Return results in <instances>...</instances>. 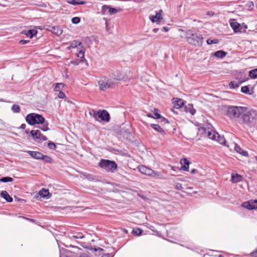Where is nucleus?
Masks as SVG:
<instances>
[{
    "label": "nucleus",
    "instance_id": "nucleus-1",
    "mask_svg": "<svg viewBox=\"0 0 257 257\" xmlns=\"http://www.w3.org/2000/svg\"><path fill=\"white\" fill-rule=\"evenodd\" d=\"M257 121V111L246 107L243 108L239 123L248 126L254 125Z\"/></svg>",
    "mask_w": 257,
    "mask_h": 257
},
{
    "label": "nucleus",
    "instance_id": "nucleus-2",
    "mask_svg": "<svg viewBox=\"0 0 257 257\" xmlns=\"http://www.w3.org/2000/svg\"><path fill=\"white\" fill-rule=\"evenodd\" d=\"M243 106L234 105H222L220 107L221 113L231 120L239 122Z\"/></svg>",
    "mask_w": 257,
    "mask_h": 257
},
{
    "label": "nucleus",
    "instance_id": "nucleus-3",
    "mask_svg": "<svg viewBox=\"0 0 257 257\" xmlns=\"http://www.w3.org/2000/svg\"><path fill=\"white\" fill-rule=\"evenodd\" d=\"M185 38L189 44L194 46H200L203 43L202 35L191 30L186 31Z\"/></svg>",
    "mask_w": 257,
    "mask_h": 257
},
{
    "label": "nucleus",
    "instance_id": "nucleus-4",
    "mask_svg": "<svg viewBox=\"0 0 257 257\" xmlns=\"http://www.w3.org/2000/svg\"><path fill=\"white\" fill-rule=\"evenodd\" d=\"M98 166L105 171L110 172H113L117 168V164L115 162L105 159H101L98 163Z\"/></svg>",
    "mask_w": 257,
    "mask_h": 257
},
{
    "label": "nucleus",
    "instance_id": "nucleus-5",
    "mask_svg": "<svg viewBox=\"0 0 257 257\" xmlns=\"http://www.w3.org/2000/svg\"><path fill=\"white\" fill-rule=\"evenodd\" d=\"M116 83L112 79L106 77L101 78L98 81L99 89L101 91H105L107 89L113 87Z\"/></svg>",
    "mask_w": 257,
    "mask_h": 257
},
{
    "label": "nucleus",
    "instance_id": "nucleus-6",
    "mask_svg": "<svg viewBox=\"0 0 257 257\" xmlns=\"http://www.w3.org/2000/svg\"><path fill=\"white\" fill-rule=\"evenodd\" d=\"M199 131L204 137H207L212 140H216V136L218 133L210 128L201 127L199 128Z\"/></svg>",
    "mask_w": 257,
    "mask_h": 257
},
{
    "label": "nucleus",
    "instance_id": "nucleus-7",
    "mask_svg": "<svg viewBox=\"0 0 257 257\" xmlns=\"http://www.w3.org/2000/svg\"><path fill=\"white\" fill-rule=\"evenodd\" d=\"M34 116H35V118H36V124H42V126L40 127V128L43 131H47L49 130V128L48 127V122L47 121L45 120V118L41 115L37 114L35 113Z\"/></svg>",
    "mask_w": 257,
    "mask_h": 257
},
{
    "label": "nucleus",
    "instance_id": "nucleus-8",
    "mask_svg": "<svg viewBox=\"0 0 257 257\" xmlns=\"http://www.w3.org/2000/svg\"><path fill=\"white\" fill-rule=\"evenodd\" d=\"M30 134L33 138L38 142L47 140V138L43 136L39 130H32Z\"/></svg>",
    "mask_w": 257,
    "mask_h": 257
},
{
    "label": "nucleus",
    "instance_id": "nucleus-9",
    "mask_svg": "<svg viewBox=\"0 0 257 257\" xmlns=\"http://www.w3.org/2000/svg\"><path fill=\"white\" fill-rule=\"evenodd\" d=\"M242 206L249 210L257 209V200H249L244 202Z\"/></svg>",
    "mask_w": 257,
    "mask_h": 257
},
{
    "label": "nucleus",
    "instance_id": "nucleus-10",
    "mask_svg": "<svg viewBox=\"0 0 257 257\" xmlns=\"http://www.w3.org/2000/svg\"><path fill=\"white\" fill-rule=\"evenodd\" d=\"M100 119L101 121L108 122L110 119L109 113L105 110H99L98 115V121Z\"/></svg>",
    "mask_w": 257,
    "mask_h": 257
},
{
    "label": "nucleus",
    "instance_id": "nucleus-11",
    "mask_svg": "<svg viewBox=\"0 0 257 257\" xmlns=\"http://www.w3.org/2000/svg\"><path fill=\"white\" fill-rule=\"evenodd\" d=\"M162 13L163 11L160 10L158 12L156 13L155 16H150V19L153 23L157 22V23H159L163 19V17L162 16Z\"/></svg>",
    "mask_w": 257,
    "mask_h": 257
},
{
    "label": "nucleus",
    "instance_id": "nucleus-12",
    "mask_svg": "<svg viewBox=\"0 0 257 257\" xmlns=\"http://www.w3.org/2000/svg\"><path fill=\"white\" fill-rule=\"evenodd\" d=\"M138 169L139 171L142 174L148 175L149 176H151L152 173H153V170L144 165L139 166Z\"/></svg>",
    "mask_w": 257,
    "mask_h": 257
},
{
    "label": "nucleus",
    "instance_id": "nucleus-13",
    "mask_svg": "<svg viewBox=\"0 0 257 257\" xmlns=\"http://www.w3.org/2000/svg\"><path fill=\"white\" fill-rule=\"evenodd\" d=\"M47 30L51 31L52 33L56 35V36H60L62 34L63 30L60 26L56 27H50L47 28Z\"/></svg>",
    "mask_w": 257,
    "mask_h": 257
},
{
    "label": "nucleus",
    "instance_id": "nucleus-14",
    "mask_svg": "<svg viewBox=\"0 0 257 257\" xmlns=\"http://www.w3.org/2000/svg\"><path fill=\"white\" fill-rule=\"evenodd\" d=\"M34 115L35 113H31L28 114L26 117V120L30 125H34L36 124V118Z\"/></svg>",
    "mask_w": 257,
    "mask_h": 257
},
{
    "label": "nucleus",
    "instance_id": "nucleus-15",
    "mask_svg": "<svg viewBox=\"0 0 257 257\" xmlns=\"http://www.w3.org/2000/svg\"><path fill=\"white\" fill-rule=\"evenodd\" d=\"M230 25L234 32L237 33L240 32V24L236 22L235 20L231 19L230 20Z\"/></svg>",
    "mask_w": 257,
    "mask_h": 257
},
{
    "label": "nucleus",
    "instance_id": "nucleus-16",
    "mask_svg": "<svg viewBox=\"0 0 257 257\" xmlns=\"http://www.w3.org/2000/svg\"><path fill=\"white\" fill-rule=\"evenodd\" d=\"M180 164L182 165L181 169L185 171H188L190 162L186 158H183L181 159Z\"/></svg>",
    "mask_w": 257,
    "mask_h": 257
},
{
    "label": "nucleus",
    "instance_id": "nucleus-17",
    "mask_svg": "<svg viewBox=\"0 0 257 257\" xmlns=\"http://www.w3.org/2000/svg\"><path fill=\"white\" fill-rule=\"evenodd\" d=\"M27 152L32 158L37 160H41L43 157V155L39 152L28 151Z\"/></svg>",
    "mask_w": 257,
    "mask_h": 257
},
{
    "label": "nucleus",
    "instance_id": "nucleus-18",
    "mask_svg": "<svg viewBox=\"0 0 257 257\" xmlns=\"http://www.w3.org/2000/svg\"><path fill=\"white\" fill-rule=\"evenodd\" d=\"M110 78L115 82V81H120L124 78V75L120 72L113 73L110 76Z\"/></svg>",
    "mask_w": 257,
    "mask_h": 257
},
{
    "label": "nucleus",
    "instance_id": "nucleus-19",
    "mask_svg": "<svg viewBox=\"0 0 257 257\" xmlns=\"http://www.w3.org/2000/svg\"><path fill=\"white\" fill-rule=\"evenodd\" d=\"M1 195L2 197H3L9 202H11L13 201V198L9 195L6 191H2Z\"/></svg>",
    "mask_w": 257,
    "mask_h": 257
},
{
    "label": "nucleus",
    "instance_id": "nucleus-20",
    "mask_svg": "<svg viewBox=\"0 0 257 257\" xmlns=\"http://www.w3.org/2000/svg\"><path fill=\"white\" fill-rule=\"evenodd\" d=\"M39 195L43 198H49L50 197V193L48 190L42 189L39 192Z\"/></svg>",
    "mask_w": 257,
    "mask_h": 257
},
{
    "label": "nucleus",
    "instance_id": "nucleus-21",
    "mask_svg": "<svg viewBox=\"0 0 257 257\" xmlns=\"http://www.w3.org/2000/svg\"><path fill=\"white\" fill-rule=\"evenodd\" d=\"M22 33L26 35L27 37L32 38L34 36L37 34V31L36 30H29L28 31H24Z\"/></svg>",
    "mask_w": 257,
    "mask_h": 257
},
{
    "label": "nucleus",
    "instance_id": "nucleus-22",
    "mask_svg": "<svg viewBox=\"0 0 257 257\" xmlns=\"http://www.w3.org/2000/svg\"><path fill=\"white\" fill-rule=\"evenodd\" d=\"M78 46L82 47V43L81 42L75 40L71 43L70 46L67 47V49L70 50L71 48H75Z\"/></svg>",
    "mask_w": 257,
    "mask_h": 257
},
{
    "label": "nucleus",
    "instance_id": "nucleus-23",
    "mask_svg": "<svg viewBox=\"0 0 257 257\" xmlns=\"http://www.w3.org/2000/svg\"><path fill=\"white\" fill-rule=\"evenodd\" d=\"M241 176L238 174L235 175L232 174L231 181L232 183H237L241 181Z\"/></svg>",
    "mask_w": 257,
    "mask_h": 257
},
{
    "label": "nucleus",
    "instance_id": "nucleus-24",
    "mask_svg": "<svg viewBox=\"0 0 257 257\" xmlns=\"http://www.w3.org/2000/svg\"><path fill=\"white\" fill-rule=\"evenodd\" d=\"M234 150L236 152L243 156H246L248 155L246 152L243 151L237 144H235Z\"/></svg>",
    "mask_w": 257,
    "mask_h": 257
},
{
    "label": "nucleus",
    "instance_id": "nucleus-25",
    "mask_svg": "<svg viewBox=\"0 0 257 257\" xmlns=\"http://www.w3.org/2000/svg\"><path fill=\"white\" fill-rule=\"evenodd\" d=\"M227 54L226 52L222 50L217 51L214 53V56L217 58H222L224 57Z\"/></svg>",
    "mask_w": 257,
    "mask_h": 257
},
{
    "label": "nucleus",
    "instance_id": "nucleus-26",
    "mask_svg": "<svg viewBox=\"0 0 257 257\" xmlns=\"http://www.w3.org/2000/svg\"><path fill=\"white\" fill-rule=\"evenodd\" d=\"M64 86V84L62 83H58L55 84L54 90L55 91L60 92L61 91L63 88Z\"/></svg>",
    "mask_w": 257,
    "mask_h": 257
},
{
    "label": "nucleus",
    "instance_id": "nucleus-27",
    "mask_svg": "<svg viewBox=\"0 0 257 257\" xmlns=\"http://www.w3.org/2000/svg\"><path fill=\"white\" fill-rule=\"evenodd\" d=\"M218 142L221 145H225V140L223 136H220L218 134H217L216 136V140H214Z\"/></svg>",
    "mask_w": 257,
    "mask_h": 257
},
{
    "label": "nucleus",
    "instance_id": "nucleus-28",
    "mask_svg": "<svg viewBox=\"0 0 257 257\" xmlns=\"http://www.w3.org/2000/svg\"><path fill=\"white\" fill-rule=\"evenodd\" d=\"M248 75L252 79L257 78V68L249 71Z\"/></svg>",
    "mask_w": 257,
    "mask_h": 257
},
{
    "label": "nucleus",
    "instance_id": "nucleus-29",
    "mask_svg": "<svg viewBox=\"0 0 257 257\" xmlns=\"http://www.w3.org/2000/svg\"><path fill=\"white\" fill-rule=\"evenodd\" d=\"M151 127L157 132L162 134L164 133V130L160 127V126L157 124H151Z\"/></svg>",
    "mask_w": 257,
    "mask_h": 257
},
{
    "label": "nucleus",
    "instance_id": "nucleus-30",
    "mask_svg": "<svg viewBox=\"0 0 257 257\" xmlns=\"http://www.w3.org/2000/svg\"><path fill=\"white\" fill-rule=\"evenodd\" d=\"M241 83H242V82L238 83L235 81H231L229 83V86L231 89L237 88L239 86V85Z\"/></svg>",
    "mask_w": 257,
    "mask_h": 257
},
{
    "label": "nucleus",
    "instance_id": "nucleus-31",
    "mask_svg": "<svg viewBox=\"0 0 257 257\" xmlns=\"http://www.w3.org/2000/svg\"><path fill=\"white\" fill-rule=\"evenodd\" d=\"M150 177H155V178H158L162 179H165V178L163 177V176L161 175V174L158 172H155L154 170H153V173H152Z\"/></svg>",
    "mask_w": 257,
    "mask_h": 257
},
{
    "label": "nucleus",
    "instance_id": "nucleus-32",
    "mask_svg": "<svg viewBox=\"0 0 257 257\" xmlns=\"http://www.w3.org/2000/svg\"><path fill=\"white\" fill-rule=\"evenodd\" d=\"M184 105V100L182 99H179L177 100L175 104V107L176 108L178 109Z\"/></svg>",
    "mask_w": 257,
    "mask_h": 257
},
{
    "label": "nucleus",
    "instance_id": "nucleus-33",
    "mask_svg": "<svg viewBox=\"0 0 257 257\" xmlns=\"http://www.w3.org/2000/svg\"><path fill=\"white\" fill-rule=\"evenodd\" d=\"M121 10L120 9H116L115 8H110L109 6L108 13L110 15L116 14L117 12H120Z\"/></svg>",
    "mask_w": 257,
    "mask_h": 257
},
{
    "label": "nucleus",
    "instance_id": "nucleus-34",
    "mask_svg": "<svg viewBox=\"0 0 257 257\" xmlns=\"http://www.w3.org/2000/svg\"><path fill=\"white\" fill-rule=\"evenodd\" d=\"M99 113V111H96L95 110L91 109L89 111V114L92 116L96 120H98V115Z\"/></svg>",
    "mask_w": 257,
    "mask_h": 257
},
{
    "label": "nucleus",
    "instance_id": "nucleus-35",
    "mask_svg": "<svg viewBox=\"0 0 257 257\" xmlns=\"http://www.w3.org/2000/svg\"><path fill=\"white\" fill-rule=\"evenodd\" d=\"M13 180V179L9 177H4L0 179V181L4 183L12 182Z\"/></svg>",
    "mask_w": 257,
    "mask_h": 257
},
{
    "label": "nucleus",
    "instance_id": "nucleus-36",
    "mask_svg": "<svg viewBox=\"0 0 257 257\" xmlns=\"http://www.w3.org/2000/svg\"><path fill=\"white\" fill-rule=\"evenodd\" d=\"M241 91L243 93L251 94V93L249 92V89L248 86L241 87Z\"/></svg>",
    "mask_w": 257,
    "mask_h": 257
},
{
    "label": "nucleus",
    "instance_id": "nucleus-37",
    "mask_svg": "<svg viewBox=\"0 0 257 257\" xmlns=\"http://www.w3.org/2000/svg\"><path fill=\"white\" fill-rule=\"evenodd\" d=\"M132 233L134 235L139 236L142 234V230L140 228H137L133 230Z\"/></svg>",
    "mask_w": 257,
    "mask_h": 257
},
{
    "label": "nucleus",
    "instance_id": "nucleus-38",
    "mask_svg": "<svg viewBox=\"0 0 257 257\" xmlns=\"http://www.w3.org/2000/svg\"><path fill=\"white\" fill-rule=\"evenodd\" d=\"M41 160H43L46 163H51L52 161V159L50 157L44 155Z\"/></svg>",
    "mask_w": 257,
    "mask_h": 257
},
{
    "label": "nucleus",
    "instance_id": "nucleus-39",
    "mask_svg": "<svg viewBox=\"0 0 257 257\" xmlns=\"http://www.w3.org/2000/svg\"><path fill=\"white\" fill-rule=\"evenodd\" d=\"M158 111H159V110L157 108H155L154 110V113H153V115H154V118H157V119H159L160 118H161V115L158 113Z\"/></svg>",
    "mask_w": 257,
    "mask_h": 257
},
{
    "label": "nucleus",
    "instance_id": "nucleus-40",
    "mask_svg": "<svg viewBox=\"0 0 257 257\" xmlns=\"http://www.w3.org/2000/svg\"><path fill=\"white\" fill-rule=\"evenodd\" d=\"M12 110L14 112L18 113L20 111V107L18 105L14 104L12 107Z\"/></svg>",
    "mask_w": 257,
    "mask_h": 257
},
{
    "label": "nucleus",
    "instance_id": "nucleus-41",
    "mask_svg": "<svg viewBox=\"0 0 257 257\" xmlns=\"http://www.w3.org/2000/svg\"><path fill=\"white\" fill-rule=\"evenodd\" d=\"M77 57H79L81 59V61H83V59H84V51H83L82 50H80L79 51L78 53H77Z\"/></svg>",
    "mask_w": 257,
    "mask_h": 257
},
{
    "label": "nucleus",
    "instance_id": "nucleus-42",
    "mask_svg": "<svg viewBox=\"0 0 257 257\" xmlns=\"http://www.w3.org/2000/svg\"><path fill=\"white\" fill-rule=\"evenodd\" d=\"M207 44L210 45L212 44H217L219 42V40L218 39H214L212 40L210 39H209L206 41Z\"/></svg>",
    "mask_w": 257,
    "mask_h": 257
},
{
    "label": "nucleus",
    "instance_id": "nucleus-43",
    "mask_svg": "<svg viewBox=\"0 0 257 257\" xmlns=\"http://www.w3.org/2000/svg\"><path fill=\"white\" fill-rule=\"evenodd\" d=\"M108 9H109L108 6H106V5L103 6L102 7V9H101V13H102V14L104 15L107 12H108Z\"/></svg>",
    "mask_w": 257,
    "mask_h": 257
},
{
    "label": "nucleus",
    "instance_id": "nucleus-44",
    "mask_svg": "<svg viewBox=\"0 0 257 257\" xmlns=\"http://www.w3.org/2000/svg\"><path fill=\"white\" fill-rule=\"evenodd\" d=\"M72 23L74 24L79 23L80 21V19L79 17H74L71 20Z\"/></svg>",
    "mask_w": 257,
    "mask_h": 257
},
{
    "label": "nucleus",
    "instance_id": "nucleus-45",
    "mask_svg": "<svg viewBox=\"0 0 257 257\" xmlns=\"http://www.w3.org/2000/svg\"><path fill=\"white\" fill-rule=\"evenodd\" d=\"M83 235L81 233H78L76 235H74L72 236V238H79L81 239L83 238Z\"/></svg>",
    "mask_w": 257,
    "mask_h": 257
},
{
    "label": "nucleus",
    "instance_id": "nucleus-46",
    "mask_svg": "<svg viewBox=\"0 0 257 257\" xmlns=\"http://www.w3.org/2000/svg\"><path fill=\"white\" fill-rule=\"evenodd\" d=\"M246 6L249 9H252L254 7V4L252 2L249 1L246 4Z\"/></svg>",
    "mask_w": 257,
    "mask_h": 257
},
{
    "label": "nucleus",
    "instance_id": "nucleus-47",
    "mask_svg": "<svg viewBox=\"0 0 257 257\" xmlns=\"http://www.w3.org/2000/svg\"><path fill=\"white\" fill-rule=\"evenodd\" d=\"M67 2L72 5H78V0H68Z\"/></svg>",
    "mask_w": 257,
    "mask_h": 257
},
{
    "label": "nucleus",
    "instance_id": "nucleus-48",
    "mask_svg": "<svg viewBox=\"0 0 257 257\" xmlns=\"http://www.w3.org/2000/svg\"><path fill=\"white\" fill-rule=\"evenodd\" d=\"M175 188L177 190H182V189L183 188L182 186V185L180 184V183H176L175 184Z\"/></svg>",
    "mask_w": 257,
    "mask_h": 257
},
{
    "label": "nucleus",
    "instance_id": "nucleus-49",
    "mask_svg": "<svg viewBox=\"0 0 257 257\" xmlns=\"http://www.w3.org/2000/svg\"><path fill=\"white\" fill-rule=\"evenodd\" d=\"M48 147L50 149H53V150H54L56 148V146H55V144L52 142H49L48 144Z\"/></svg>",
    "mask_w": 257,
    "mask_h": 257
},
{
    "label": "nucleus",
    "instance_id": "nucleus-50",
    "mask_svg": "<svg viewBox=\"0 0 257 257\" xmlns=\"http://www.w3.org/2000/svg\"><path fill=\"white\" fill-rule=\"evenodd\" d=\"M57 97L59 98H64L65 97V94L61 91L59 92L58 94H57Z\"/></svg>",
    "mask_w": 257,
    "mask_h": 257
},
{
    "label": "nucleus",
    "instance_id": "nucleus-51",
    "mask_svg": "<svg viewBox=\"0 0 257 257\" xmlns=\"http://www.w3.org/2000/svg\"><path fill=\"white\" fill-rule=\"evenodd\" d=\"M190 112L191 114L194 115L196 112V110L192 107V106H190Z\"/></svg>",
    "mask_w": 257,
    "mask_h": 257
},
{
    "label": "nucleus",
    "instance_id": "nucleus-52",
    "mask_svg": "<svg viewBox=\"0 0 257 257\" xmlns=\"http://www.w3.org/2000/svg\"><path fill=\"white\" fill-rule=\"evenodd\" d=\"M250 255L252 257H257V248L255 251H252L250 253Z\"/></svg>",
    "mask_w": 257,
    "mask_h": 257
},
{
    "label": "nucleus",
    "instance_id": "nucleus-53",
    "mask_svg": "<svg viewBox=\"0 0 257 257\" xmlns=\"http://www.w3.org/2000/svg\"><path fill=\"white\" fill-rule=\"evenodd\" d=\"M160 119H161V121L162 122H164V123H169V121H168V120L164 117H163L161 116V118H160Z\"/></svg>",
    "mask_w": 257,
    "mask_h": 257
},
{
    "label": "nucleus",
    "instance_id": "nucleus-54",
    "mask_svg": "<svg viewBox=\"0 0 257 257\" xmlns=\"http://www.w3.org/2000/svg\"><path fill=\"white\" fill-rule=\"evenodd\" d=\"M86 2L82 0H78V5H84Z\"/></svg>",
    "mask_w": 257,
    "mask_h": 257
},
{
    "label": "nucleus",
    "instance_id": "nucleus-55",
    "mask_svg": "<svg viewBox=\"0 0 257 257\" xmlns=\"http://www.w3.org/2000/svg\"><path fill=\"white\" fill-rule=\"evenodd\" d=\"M29 42V41L28 40H21L20 41V43L21 44H27V43H28Z\"/></svg>",
    "mask_w": 257,
    "mask_h": 257
},
{
    "label": "nucleus",
    "instance_id": "nucleus-56",
    "mask_svg": "<svg viewBox=\"0 0 257 257\" xmlns=\"http://www.w3.org/2000/svg\"><path fill=\"white\" fill-rule=\"evenodd\" d=\"M79 257H90L87 253H82L80 255Z\"/></svg>",
    "mask_w": 257,
    "mask_h": 257
},
{
    "label": "nucleus",
    "instance_id": "nucleus-57",
    "mask_svg": "<svg viewBox=\"0 0 257 257\" xmlns=\"http://www.w3.org/2000/svg\"><path fill=\"white\" fill-rule=\"evenodd\" d=\"M197 172V170H196L195 169H193L191 171V173L193 174H194L196 173Z\"/></svg>",
    "mask_w": 257,
    "mask_h": 257
},
{
    "label": "nucleus",
    "instance_id": "nucleus-58",
    "mask_svg": "<svg viewBox=\"0 0 257 257\" xmlns=\"http://www.w3.org/2000/svg\"><path fill=\"white\" fill-rule=\"evenodd\" d=\"M162 31H164V32H168V30H169V28L168 27H164L162 28Z\"/></svg>",
    "mask_w": 257,
    "mask_h": 257
},
{
    "label": "nucleus",
    "instance_id": "nucleus-59",
    "mask_svg": "<svg viewBox=\"0 0 257 257\" xmlns=\"http://www.w3.org/2000/svg\"><path fill=\"white\" fill-rule=\"evenodd\" d=\"M147 116L149 117H152V118H154V115L152 113H148L147 114Z\"/></svg>",
    "mask_w": 257,
    "mask_h": 257
},
{
    "label": "nucleus",
    "instance_id": "nucleus-60",
    "mask_svg": "<svg viewBox=\"0 0 257 257\" xmlns=\"http://www.w3.org/2000/svg\"><path fill=\"white\" fill-rule=\"evenodd\" d=\"M71 63L75 65H77L79 64V62L78 61H72Z\"/></svg>",
    "mask_w": 257,
    "mask_h": 257
},
{
    "label": "nucleus",
    "instance_id": "nucleus-61",
    "mask_svg": "<svg viewBox=\"0 0 257 257\" xmlns=\"http://www.w3.org/2000/svg\"><path fill=\"white\" fill-rule=\"evenodd\" d=\"M26 127V125L25 124H22L21 126H20V128H22V129H25Z\"/></svg>",
    "mask_w": 257,
    "mask_h": 257
},
{
    "label": "nucleus",
    "instance_id": "nucleus-62",
    "mask_svg": "<svg viewBox=\"0 0 257 257\" xmlns=\"http://www.w3.org/2000/svg\"><path fill=\"white\" fill-rule=\"evenodd\" d=\"M159 29H157V28H155L153 30V31L154 32V33H157Z\"/></svg>",
    "mask_w": 257,
    "mask_h": 257
},
{
    "label": "nucleus",
    "instance_id": "nucleus-63",
    "mask_svg": "<svg viewBox=\"0 0 257 257\" xmlns=\"http://www.w3.org/2000/svg\"><path fill=\"white\" fill-rule=\"evenodd\" d=\"M109 255H110V254L109 253L104 254L103 255V256H102V257H105V256L109 257Z\"/></svg>",
    "mask_w": 257,
    "mask_h": 257
},
{
    "label": "nucleus",
    "instance_id": "nucleus-64",
    "mask_svg": "<svg viewBox=\"0 0 257 257\" xmlns=\"http://www.w3.org/2000/svg\"><path fill=\"white\" fill-rule=\"evenodd\" d=\"M97 250H99V251H102V250H103V249L102 248H100V247H98V248H97Z\"/></svg>",
    "mask_w": 257,
    "mask_h": 257
}]
</instances>
